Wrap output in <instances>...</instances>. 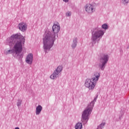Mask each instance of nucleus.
<instances>
[{"instance_id":"nucleus-16","label":"nucleus","mask_w":129,"mask_h":129,"mask_svg":"<svg viewBox=\"0 0 129 129\" xmlns=\"http://www.w3.org/2000/svg\"><path fill=\"white\" fill-rule=\"evenodd\" d=\"M105 124V123H102L101 124H100L99 126H98V127H99V128L101 129V128L103 127V126H104Z\"/></svg>"},{"instance_id":"nucleus-9","label":"nucleus","mask_w":129,"mask_h":129,"mask_svg":"<svg viewBox=\"0 0 129 129\" xmlns=\"http://www.w3.org/2000/svg\"><path fill=\"white\" fill-rule=\"evenodd\" d=\"M52 31L54 34L59 33V31H60V25H59V23H56L54 24L52 26Z\"/></svg>"},{"instance_id":"nucleus-3","label":"nucleus","mask_w":129,"mask_h":129,"mask_svg":"<svg viewBox=\"0 0 129 129\" xmlns=\"http://www.w3.org/2000/svg\"><path fill=\"white\" fill-rule=\"evenodd\" d=\"M100 76L99 73H95L91 79H87L85 83V86L89 88V89H94V87L98 81V79Z\"/></svg>"},{"instance_id":"nucleus-15","label":"nucleus","mask_w":129,"mask_h":129,"mask_svg":"<svg viewBox=\"0 0 129 129\" xmlns=\"http://www.w3.org/2000/svg\"><path fill=\"white\" fill-rule=\"evenodd\" d=\"M102 29H104V30H107L108 29V26H107V24H104L102 26Z\"/></svg>"},{"instance_id":"nucleus-21","label":"nucleus","mask_w":129,"mask_h":129,"mask_svg":"<svg viewBox=\"0 0 129 129\" xmlns=\"http://www.w3.org/2000/svg\"><path fill=\"white\" fill-rule=\"evenodd\" d=\"M18 105H20V104H18Z\"/></svg>"},{"instance_id":"nucleus-8","label":"nucleus","mask_w":129,"mask_h":129,"mask_svg":"<svg viewBox=\"0 0 129 129\" xmlns=\"http://www.w3.org/2000/svg\"><path fill=\"white\" fill-rule=\"evenodd\" d=\"M85 10L86 12L89 14H92V13L94 12L93 6L91 4H87L85 6Z\"/></svg>"},{"instance_id":"nucleus-5","label":"nucleus","mask_w":129,"mask_h":129,"mask_svg":"<svg viewBox=\"0 0 129 129\" xmlns=\"http://www.w3.org/2000/svg\"><path fill=\"white\" fill-rule=\"evenodd\" d=\"M62 66H58L56 70H55L53 73L50 76V78H51V79H55V78H57L60 72L62 71Z\"/></svg>"},{"instance_id":"nucleus-6","label":"nucleus","mask_w":129,"mask_h":129,"mask_svg":"<svg viewBox=\"0 0 129 129\" xmlns=\"http://www.w3.org/2000/svg\"><path fill=\"white\" fill-rule=\"evenodd\" d=\"M107 61H108V56L105 55H103L100 59L101 63L100 64V67L102 70L104 69V65H105V63L107 62Z\"/></svg>"},{"instance_id":"nucleus-12","label":"nucleus","mask_w":129,"mask_h":129,"mask_svg":"<svg viewBox=\"0 0 129 129\" xmlns=\"http://www.w3.org/2000/svg\"><path fill=\"white\" fill-rule=\"evenodd\" d=\"M42 109H43V107L41 105H38L37 107H36L35 111L36 115H39V114L41 113Z\"/></svg>"},{"instance_id":"nucleus-2","label":"nucleus","mask_w":129,"mask_h":129,"mask_svg":"<svg viewBox=\"0 0 129 129\" xmlns=\"http://www.w3.org/2000/svg\"><path fill=\"white\" fill-rule=\"evenodd\" d=\"M56 35L54 34L51 33V32L48 31L46 32L43 37V44L44 48L45 50H50L54 44Z\"/></svg>"},{"instance_id":"nucleus-14","label":"nucleus","mask_w":129,"mask_h":129,"mask_svg":"<svg viewBox=\"0 0 129 129\" xmlns=\"http://www.w3.org/2000/svg\"><path fill=\"white\" fill-rule=\"evenodd\" d=\"M76 43H77V39L75 38L74 40V44H72L73 48H75V47H76Z\"/></svg>"},{"instance_id":"nucleus-1","label":"nucleus","mask_w":129,"mask_h":129,"mask_svg":"<svg viewBox=\"0 0 129 129\" xmlns=\"http://www.w3.org/2000/svg\"><path fill=\"white\" fill-rule=\"evenodd\" d=\"M25 41L26 39L21 33L13 35L7 39L6 43L9 46H12L14 44L13 50H5L4 53L5 55H9L14 52L16 55L19 56L20 54L23 52V46L25 45Z\"/></svg>"},{"instance_id":"nucleus-10","label":"nucleus","mask_w":129,"mask_h":129,"mask_svg":"<svg viewBox=\"0 0 129 129\" xmlns=\"http://www.w3.org/2000/svg\"><path fill=\"white\" fill-rule=\"evenodd\" d=\"M26 62L28 64H32L33 63V54L29 53L28 55L26 56Z\"/></svg>"},{"instance_id":"nucleus-13","label":"nucleus","mask_w":129,"mask_h":129,"mask_svg":"<svg viewBox=\"0 0 129 129\" xmlns=\"http://www.w3.org/2000/svg\"><path fill=\"white\" fill-rule=\"evenodd\" d=\"M76 129H81L82 128V123L79 122L77 123V124L75 126Z\"/></svg>"},{"instance_id":"nucleus-19","label":"nucleus","mask_w":129,"mask_h":129,"mask_svg":"<svg viewBox=\"0 0 129 129\" xmlns=\"http://www.w3.org/2000/svg\"><path fill=\"white\" fill-rule=\"evenodd\" d=\"M63 2H64V3H68V2H69V0H63Z\"/></svg>"},{"instance_id":"nucleus-11","label":"nucleus","mask_w":129,"mask_h":129,"mask_svg":"<svg viewBox=\"0 0 129 129\" xmlns=\"http://www.w3.org/2000/svg\"><path fill=\"white\" fill-rule=\"evenodd\" d=\"M28 26L27 24L25 23H21L19 24V28L20 31H22V32H25L26 30H27Z\"/></svg>"},{"instance_id":"nucleus-17","label":"nucleus","mask_w":129,"mask_h":129,"mask_svg":"<svg viewBox=\"0 0 129 129\" xmlns=\"http://www.w3.org/2000/svg\"><path fill=\"white\" fill-rule=\"evenodd\" d=\"M129 0H122V3L124 4V5H125V4H127L128 3Z\"/></svg>"},{"instance_id":"nucleus-18","label":"nucleus","mask_w":129,"mask_h":129,"mask_svg":"<svg viewBox=\"0 0 129 129\" xmlns=\"http://www.w3.org/2000/svg\"><path fill=\"white\" fill-rule=\"evenodd\" d=\"M66 16L67 17H70V16H71V12H68L67 14H66Z\"/></svg>"},{"instance_id":"nucleus-4","label":"nucleus","mask_w":129,"mask_h":129,"mask_svg":"<svg viewBox=\"0 0 129 129\" xmlns=\"http://www.w3.org/2000/svg\"><path fill=\"white\" fill-rule=\"evenodd\" d=\"M94 106V102H91L88 106L87 109L84 111L82 115V121L86 123L88 119V115L92 111V108Z\"/></svg>"},{"instance_id":"nucleus-7","label":"nucleus","mask_w":129,"mask_h":129,"mask_svg":"<svg viewBox=\"0 0 129 129\" xmlns=\"http://www.w3.org/2000/svg\"><path fill=\"white\" fill-rule=\"evenodd\" d=\"M103 34H104V32L101 30H99L98 31H97L95 32V34L93 35L92 39L93 41H95L96 39H98L99 37H101V36L103 35Z\"/></svg>"},{"instance_id":"nucleus-20","label":"nucleus","mask_w":129,"mask_h":129,"mask_svg":"<svg viewBox=\"0 0 129 129\" xmlns=\"http://www.w3.org/2000/svg\"><path fill=\"white\" fill-rule=\"evenodd\" d=\"M15 129H20V128H19V127H17Z\"/></svg>"}]
</instances>
